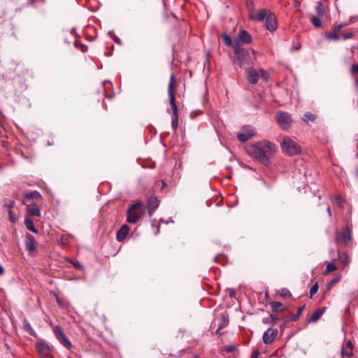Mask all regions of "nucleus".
Here are the masks:
<instances>
[{
  "mask_svg": "<svg viewBox=\"0 0 358 358\" xmlns=\"http://www.w3.org/2000/svg\"><path fill=\"white\" fill-rule=\"evenodd\" d=\"M247 153L264 165L271 163V157L275 152V145L268 140L259 141L245 145Z\"/></svg>",
  "mask_w": 358,
  "mask_h": 358,
  "instance_id": "f257e3e1",
  "label": "nucleus"
},
{
  "mask_svg": "<svg viewBox=\"0 0 358 358\" xmlns=\"http://www.w3.org/2000/svg\"><path fill=\"white\" fill-rule=\"evenodd\" d=\"M176 86V80L175 76L171 74L168 87L169 99L171 106V126L174 130L178 127V110L176 105L175 89Z\"/></svg>",
  "mask_w": 358,
  "mask_h": 358,
  "instance_id": "f03ea898",
  "label": "nucleus"
},
{
  "mask_svg": "<svg viewBox=\"0 0 358 358\" xmlns=\"http://www.w3.org/2000/svg\"><path fill=\"white\" fill-rule=\"evenodd\" d=\"M145 213V207L142 201H138L131 204L127 212V221L131 224L140 220Z\"/></svg>",
  "mask_w": 358,
  "mask_h": 358,
  "instance_id": "7ed1b4c3",
  "label": "nucleus"
},
{
  "mask_svg": "<svg viewBox=\"0 0 358 358\" xmlns=\"http://www.w3.org/2000/svg\"><path fill=\"white\" fill-rule=\"evenodd\" d=\"M233 50L236 55V57L234 60L235 64L238 65L242 68L245 64L250 63V55L248 50L241 48L240 43L236 41L233 45Z\"/></svg>",
  "mask_w": 358,
  "mask_h": 358,
  "instance_id": "20e7f679",
  "label": "nucleus"
},
{
  "mask_svg": "<svg viewBox=\"0 0 358 358\" xmlns=\"http://www.w3.org/2000/svg\"><path fill=\"white\" fill-rule=\"evenodd\" d=\"M282 151L289 156H294L301 152V146L289 136H285L280 143Z\"/></svg>",
  "mask_w": 358,
  "mask_h": 358,
  "instance_id": "39448f33",
  "label": "nucleus"
},
{
  "mask_svg": "<svg viewBox=\"0 0 358 358\" xmlns=\"http://www.w3.org/2000/svg\"><path fill=\"white\" fill-rule=\"evenodd\" d=\"M259 77L267 81L269 78L268 73L264 69L256 70L252 67L245 69V78L250 84L257 83Z\"/></svg>",
  "mask_w": 358,
  "mask_h": 358,
  "instance_id": "423d86ee",
  "label": "nucleus"
},
{
  "mask_svg": "<svg viewBox=\"0 0 358 358\" xmlns=\"http://www.w3.org/2000/svg\"><path fill=\"white\" fill-rule=\"evenodd\" d=\"M275 120L278 127L283 131H289L293 123L292 117L290 113L285 111H277Z\"/></svg>",
  "mask_w": 358,
  "mask_h": 358,
  "instance_id": "0eeeda50",
  "label": "nucleus"
},
{
  "mask_svg": "<svg viewBox=\"0 0 358 358\" xmlns=\"http://www.w3.org/2000/svg\"><path fill=\"white\" fill-rule=\"evenodd\" d=\"M352 239V226L348 224L341 231H336V241L337 243L347 245Z\"/></svg>",
  "mask_w": 358,
  "mask_h": 358,
  "instance_id": "6e6552de",
  "label": "nucleus"
},
{
  "mask_svg": "<svg viewBox=\"0 0 358 358\" xmlns=\"http://www.w3.org/2000/svg\"><path fill=\"white\" fill-rule=\"evenodd\" d=\"M53 334L59 342L66 349L70 350L72 347L71 342L62 332L59 326H55L52 328Z\"/></svg>",
  "mask_w": 358,
  "mask_h": 358,
  "instance_id": "1a4fd4ad",
  "label": "nucleus"
},
{
  "mask_svg": "<svg viewBox=\"0 0 358 358\" xmlns=\"http://www.w3.org/2000/svg\"><path fill=\"white\" fill-rule=\"evenodd\" d=\"M36 348L38 353L42 358H45L52 355L53 347L48 345L43 341H40L36 343Z\"/></svg>",
  "mask_w": 358,
  "mask_h": 358,
  "instance_id": "9d476101",
  "label": "nucleus"
},
{
  "mask_svg": "<svg viewBox=\"0 0 358 358\" xmlns=\"http://www.w3.org/2000/svg\"><path fill=\"white\" fill-rule=\"evenodd\" d=\"M255 135L256 131L253 127L245 126L242 128L241 132L237 134V138L241 143H245Z\"/></svg>",
  "mask_w": 358,
  "mask_h": 358,
  "instance_id": "9b49d317",
  "label": "nucleus"
},
{
  "mask_svg": "<svg viewBox=\"0 0 358 358\" xmlns=\"http://www.w3.org/2000/svg\"><path fill=\"white\" fill-rule=\"evenodd\" d=\"M265 29L271 32H273L278 27V21L275 15L271 11L265 19Z\"/></svg>",
  "mask_w": 358,
  "mask_h": 358,
  "instance_id": "f8f14e48",
  "label": "nucleus"
},
{
  "mask_svg": "<svg viewBox=\"0 0 358 358\" xmlns=\"http://www.w3.org/2000/svg\"><path fill=\"white\" fill-rule=\"evenodd\" d=\"M270 11V10L266 8L255 10L254 13L249 15V18L254 22H262L269 15Z\"/></svg>",
  "mask_w": 358,
  "mask_h": 358,
  "instance_id": "ddd939ff",
  "label": "nucleus"
},
{
  "mask_svg": "<svg viewBox=\"0 0 358 358\" xmlns=\"http://www.w3.org/2000/svg\"><path fill=\"white\" fill-rule=\"evenodd\" d=\"M278 334L277 329L269 328L263 334L262 340L264 344L268 345L273 343Z\"/></svg>",
  "mask_w": 358,
  "mask_h": 358,
  "instance_id": "4468645a",
  "label": "nucleus"
},
{
  "mask_svg": "<svg viewBox=\"0 0 358 358\" xmlns=\"http://www.w3.org/2000/svg\"><path fill=\"white\" fill-rule=\"evenodd\" d=\"M159 205V200L155 196H151L148 199L147 206L148 214L152 216Z\"/></svg>",
  "mask_w": 358,
  "mask_h": 358,
  "instance_id": "2eb2a0df",
  "label": "nucleus"
},
{
  "mask_svg": "<svg viewBox=\"0 0 358 358\" xmlns=\"http://www.w3.org/2000/svg\"><path fill=\"white\" fill-rule=\"evenodd\" d=\"M26 205V210L31 216H35L37 217H41V210L35 202H31V203H25Z\"/></svg>",
  "mask_w": 358,
  "mask_h": 358,
  "instance_id": "dca6fc26",
  "label": "nucleus"
},
{
  "mask_svg": "<svg viewBox=\"0 0 358 358\" xmlns=\"http://www.w3.org/2000/svg\"><path fill=\"white\" fill-rule=\"evenodd\" d=\"M353 344L351 341H348L342 345L341 354L343 357H350L353 356Z\"/></svg>",
  "mask_w": 358,
  "mask_h": 358,
  "instance_id": "f3484780",
  "label": "nucleus"
},
{
  "mask_svg": "<svg viewBox=\"0 0 358 358\" xmlns=\"http://www.w3.org/2000/svg\"><path fill=\"white\" fill-rule=\"evenodd\" d=\"M130 231V228L127 224H123L117 231L116 239L119 242H122L126 239Z\"/></svg>",
  "mask_w": 358,
  "mask_h": 358,
  "instance_id": "a211bd4d",
  "label": "nucleus"
},
{
  "mask_svg": "<svg viewBox=\"0 0 358 358\" xmlns=\"http://www.w3.org/2000/svg\"><path fill=\"white\" fill-rule=\"evenodd\" d=\"M36 241L34 237L30 234L26 236L25 246L29 253H32L36 250Z\"/></svg>",
  "mask_w": 358,
  "mask_h": 358,
  "instance_id": "6ab92c4d",
  "label": "nucleus"
},
{
  "mask_svg": "<svg viewBox=\"0 0 358 358\" xmlns=\"http://www.w3.org/2000/svg\"><path fill=\"white\" fill-rule=\"evenodd\" d=\"M343 27V24H339L335 27H334L331 30L326 34V37L329 39L338 41L339 40L338 32L341 30Z\"/></svg>",
  "mask_w": 358,
  "mask_h": 358,
  "instance_id": "aec40b11",
  "label": "nucleus"
},
{
  "mask_svg": "<svg viewBox=\"0 0 358 358\" xmlns=\"http://www.w3.org/2000/svg\"><path fill=\"white\" fill-rule=\"evenodd\" d=\"M325 310L326 308L323 307L315 310L310 316V317L308 319V322L310 323H314L317 322L321 318L322 315L324 313Z\"/></svg>",
  "mask_w": 358,
  "mask_h": 358,
  "instance_id": "412c9836",
  "label": "nucleus"
},
{
  "mask_svg": "<svg viewBox=\"0 0 358 358\" xmlns=\"http://www.w3.org/2000/svg\"><path fill=\"white\" fill-rule=\"evenodd\" d=\"M238 42H241L244 44H249L252 42V38L251 35L245 30H242L238 34Z\"/></svg>",
  "mask_w": 358,
  "mask_h": 358,
  "instance_id": "4be33fe9",
  "label": "nucleus"
},
{
  "mask_svg": "<svg viewBox=\"0 0 358 358\" xmlns=\"http://www.w3.org/2000/svg\"><path fill=\"white\" fill-rule=\"evenodd\" d=\"M338 261L343 265V266H348L350 262V259L348 255L345 252H338Z\"/></svg>",
  "mask_w": 358,
  "mask_h": 358,
  "instance_id": "5701e85b",
  "label": "nucleus"
},
{
  "mask_svg": "<svg viewBox=\"0 0 358 358\" xmlns=\"http://www.w3.org/2000/svg\"><path fill=\"white\" fill-rule=\"evenodd\" d=\"M42 196L38 191L30 192L24 195V199L27 200H40Z\"/></svg>",
  "mask_w": 358,
  "mask_h": 358,
  "instance_id": "b1692460",
  "label": "nucleus"
},
{
  "mask_svg": "<svg viewBox=\"0 0 358 358\" xmlns=\"http://www.w3.org/2000/svg\"><path fill=\"white\" fill-rule=\"evenodd\" d=\"M24 225L28 230H29L35 234L38 233V230L34 226V221L30 217H25Z\"/></svg>",
  "mask_w": 358,
  "mask_h": 358,
  "instance_id": "393cba45",
  "label": "nucleus"
},
{
  "mask_svg": "<svg viewBox=\"0 0 358 358\" xmlns=\"http://www.w3.org/2000/svg\"><path fill=\"white\" fill-rule=\"evenodd\" d=\"M22 323H23L24 329L27 332H28L30 335H31V336H33L34 337H37L36 333L33 329V328L31 327V324H29V322H28V320L26 318H24L23 320Z\"/></svg>",
  "mask_w": 358,
  "mask_h": 358,
  "instance_id": "a878e982",
  "label": "nucleus"
},
{
  "mask_svg": "<svg viewBox=\"0 0 358 358\" xmlns=\"http://www.w3.org/2000/svg\"><path fill=\"white\" fill-rule=\"evenodd\" d=\"M315 11L317 15L320 17H323L324 15L325 8L321 1L317 2L315 6Z\"/></svg>",
  "mask_w": 358,
  "mask_h": 358,
  "instance_id": "bb28decb",
  "label": "nucleus"
},
{
  "mask_svg": "<svg viewBox=\"0 0 358 358\" xmlns=\"http://www.w3.org/2000/svg\"><path fill=\"white\" fill-rule=\"evenodd\" d=\"M316 120V115L310 112L306 113L303 117L302 120L306 122V124H308L309 122H314Z\"/></svg>",
  "mask_w": 358,
  "mask_h": 358,
  "instance_id": "cd10ccee",
  "label": "nucleus"
},
{
  "mask_svg": "<svg viewBox=\"0 0 358 358\" xmlns=\"http://www.w3.org/2000/svg\"><path fill=\"white\" fill-rule=\"evenodd\" d=\"M341 279V275H336L327 285V289L330 290L336 284L340 282Z\"/></svg>",
  "mask_w": 358,
  "mask_h": 358,
  "instance_id": "c85d7f7f",
  "label": "nucleus"
},
{
  "mask_svg": "<svg viewBox=\"0 0 358 358\" xmlns=\"http://www.w3.org/2000/svg\"><path fill=\"white\" fill-rule=\"evenodd\" d=\"M270 306L273 312H279L282 310V304L279 301H272Z\"/></svg>",
  "mask_w": 358,
  "mask_h": 358,
  "instance_id": "c756f323",
  "label": "nucleus"
},
{
  "mask_svg": "<svg viewBox=\"0 0 358 358\" xmlns=\"http://www.w3.org/2000/svg\"><path fill=\"white\" fill-rule=\"evenodd\" d=\"M322 17H320L318 15L317 16H312L311 18H310V22L311 23L313 24V26H315V27H317V28H320L322 27V22H321V20H320V18Z\"/></svg>",
  "mask_w": 358,
  "mask_h": 358,
  "instance_id": "7c9ffc66",
  "label": "nucleus"
},
{
  "mask_svg": "<svg viewBox=\"0 0 358 358\" xmlns=\"http://www.w3.org/2000/svg\"><path fill=\"white\" fill-rule=\"evenodd\" d=\"M245 4H246V7L248 8V13H249V15H250V14L254 13V11L255 10V3H254L253 0H248V1H245Z\"/></svg>",
  "mask_w": 358,
  "mask_h": 358,
  "instance_id": "2f4dec72",
  "label": "nucleus"
},
{
  "mask_svg": "<svg viewBox=\"0 0 358 358\" xmlns=\"http://www.w3.org/2000/svg\"><path fill=\"white\" fill-rule=\"evenodd\" d=\"M304 307H305V305L300 306L297 310V313H296V314H294L290 317V320L292 321H294V322L297 321L299 319V317H300L301 314L302 313V312L304 309Z\"/></svg>",
  "mask_w": 358,
  "mask_h": 358,
  "instance_id": "473e14b6",
  "label": "nucleus"
},
{
  "mask_svg": "<svg viewBox=\"0 0 358 358\" xmlns=\"http://www.w3.org/2000/svg\"><path fill=\"white\" fill-rule=\"evenodd\" d=\"M337 269V267L335 264L332 263H329L327 265L326 269L324 271L323 274L327 275L329 273L334 271Z\"/></svg>",
  "mask_w": 358,
  "mask_h": 358,
  "instance_id": "72a5a7b5",
  "label": "nucleus"
},
{
  "mask_svg": "<svg viewBox=\"0 0 358 358\" xmlns=\"http://www.w3.org/2000/svg\"><path fill=\"white\" fill-rule=\"evenodd\" d=\"M222 40H223L224 43L227 46H228V47L232 46L233 47L234 44L232 43V40H231V37L229 35L224 34L222 36Z\"/></svg>",
  "mask_w": 358,
  "mask_h": 358,
  "instance_id": "f704fd0d",
  "label": "nucleus"
},
{
  "mask_svg": "<svg viewBox=\"0 0 358 358\" xmlns=\"http://www.w3.org/2000/svg\"><path fill=\"white\" fill-rule=\"evenodd\" d=\"M108 35L113 39V41L115 43L119 44V45L122 44V41H121L120 38L115 34L114 31H109Z\"/></svg>",
  "mask_w": 358,
  "mask_h": 358,
  "instance_id": "c9c22d12",
  "label": "nucleus"
},
{
  "mask_svg": "<svg viewBox=\"0 0 358 358\" xmlns=\"http://www.w3.org/2000/svg\"><path fill=\"white\" fill-rule=\"evenodd\" d=\"M318 288H319V286H318V284L317 283H315L310 288V298H313V295L317 293V292L318 291Z\"/></svg>",
  "mask_w": 358,
  "mask_h": 358,
  "instance_id": "e433bc0d",
  "label": "nucleus"
},
{
  "mask_svg": "<svg viewBox=\"0 0 358 358\" xmlns=\"http://www.w3.org/2000/svg\"><path fill=\"white\" fill-rule=\"evenodd\" d=\"M8 215L11 222L15 223L17 221V217L12 210H8Z\"/></svg>",
  "mask_w": 358,
  "mask_h": 358,
  "instance_id": "4c0bfd02",
  "label": "nucleus"
},
{
  "mask_svg": "<svg viewBox=\"0 0 358 358\" xmlns=\"http://www.w3.org/2000/svg\"><path fill=\"white\" fill-rule=\"evenodd\" d=\"M280 296H283V297H287V296H292V294L291 292L286 288H283L280 290Z\"/></svg>",
  "mask_w": 358,
  "mask_h": 358,
  "instance_id": "58836bf2",
  "label": "nucleus"
},
{
  "mask_svg": "<svg viewBox=\"0 0 358 358\" xmlns=\"http://www.w3.org/2000/svg\"><path fill=\"white\" fill-rule=\"evenodd\" d=\"M15 201L11 200L5 201L4 206L8 208V210H11V208L15 206Z\"/></svg>",
  "mask_w": 358,
  "mask_h": 358,
  "instance_id": "ea45409f",
  "label": "nucleus"
},
{
  "mask_svg": "<svg viewBox=\"0 0 358 358\" xmlns=\"http://www.w3.org/2000/svg\"><path fill=\"white\" fill-rule=\"evenodd\" d=\"M71 263L73 265L75 268L79 269V270L83 269V266L81 264L80 262H79L78 261H72Z\"/></svg>",
  "mask_w": 358,
  "mask_h": 358,
  "instance_id": "a19ab883",
  "label": "nucleus"
},
{
  "mask_svg": "<svg viewBox=\"0 0 358 358\" xmlns=\"http://www.w3.org/2000/svg\"><path fill=\"white\" fill-rule=\"evenodd\" d=\"M350 72L352 75H358V64H353L351 66Z\"/></svg>",
  "mask_w": 358,
  "mask_h": 358,
  "instance_id": "79ce46f5",
  "label": "nucleus"
},
{
  "mask_svg": "<svg viewBox=\"0 0 358 358\" xmlns=\"http://www.w3.org/2000/svg\"><path fill=\"white\" fill-rule=\"evenodd\" d=\"M222 322L219 324V329H222L227 325V321L226 320L224 315H223V314L222 315Z\"/></svg>",
  "mask_w": 358,
  "mask_h": 358,
  "instance_id": "37998d69",
  "label": "nucleus"
},
{
  "mask_svg": "<svg viewBox=\"0 0 358 358\" xmlns=\"http://www.w3.org/2000/svg\"><path fill=\"white\" fill-rule=\"evenodd\" d=\"M354 36V34L353 33H351V32H346V33H343V38L345 40H347L348 38H352V36Z\"/></svg>",
  "mask_w": 358,
  "mask_h": 358,
  "instance_id": "c03bdc74",
  "label": "nucleus"
},
{
  "mask_svg": "<svg viewBox=\"0 0 358 358\" xmlns=\"http://www.w3.org/2000/svg\"><path fill=\"white\" fill-rule=\"evenodd\" d=\"M269 319L270 322L273 324H275L276 323V320H278V317L275 315H269Z\"/></svg>",
  "mask_w": 358,
  "mask_h": 358,
  "instance_id": "a18cd8bd",
  "label": "nucleus"
},
{
  "mask_svg": "<svg viewBox=\"0 0 358 358\" xmlns=\"http://www.w3.org/2000/svg\"><path fill=\"white\" fill-rule=\"evenodd\" d=\"M227 291L229 292V295L231 298H234L235 297L236 294V292L234 289H230V288H228L227 289Z\"/></svg>",
  "mask_w": 358,
  "mask_h": 358,
  "instance_id": "49530a36",
  "label": "nucleus"
},
{
  "mask_svg": "<svg viewBox=\"0 0 358 358\" xmlns=\"http://www.w3.org/2000/svg\"><path fill=\"white\" fill-rule=\"evenodd\" d=\"M301 48V45L299 43H297L296 45L292 46L291 50H299Z\"/></svg>",
  "mask_w": 358,
  "mask_h": 358,
  "instance_id": "de8ad7c7",
  "label": "nucleus"
},
{
  "mask_svg": "<svg viewBox=\"0 0 358 358\" xmlns=\"http://www.w3.org/2000/svg\"><path fill=\"white\" fill-rule=\"evenodd\" d=\"M56 301L59 306H62V301H61L60 299L59 298V296H57L56 297Z\"/></svg>",
  "mask_w": 358,
  "mask_h": 358,
  "instance_id": "09e8293b",
  "label": "nucleus"
},
{
  "mask_svg": "<svg viewBox=\"0 0 358 358\" xmlns=\"http://www.w3.org/2000/svg\"><path fill=\"white\" fill-rule=\"evenodd\" d=\"M107 84H108V85H110V83L109 81H104V82H103V86H104V87H105V86H106V85H107Z\"/></svg>",
  "mask_w": 358,
  "mask_h": 358,
  "instance_id": "8fccbe9b",
  "label": "nucleus"
},
{
  "mask_svg": "<svg viewBox=\"0 0 358 358\" xmlns=\"http://www.w3.org/2000/svg\"><path fill=\"white\" fill-rule=\"evenodd\" d=\"M75 31H76V28H72L71 32L73 33V32H75Z\"/></svg>",
  "mask_w": 358,
  "mask_h": 358,
  "instance_id": "3c124183",
  "label": "nucleus"
},
{
  "mask_svg": "<svg viewBox=\"0 0 358 358\" xmlns=\"http://www.w3.org/2000/svg\"><path fill=\"white\" fill-rule=\"evenodd\" d=\"M327 213H329V214L331 215L330 208L329 207L327 208Z\"/></svg>",
  "mask_w": 358,
  "mask_h": 358,
  "instance_id": "603ef678",
  "label": "nucleus"
},
{
  "mask_svg": "<svg viewBox=\"0 0 358 358\" xmlns=\"http://www.w3.org/2000/svg\"><path fill=\"white\" fill-rule=\"evenodd\" d=\"M227 351L228 352H231L232 351V348H229V349H227Z\"/></svg>",
  "mask_w": 358,
  "mask_h": 358,
  "instance_id": "864d4df0",
  "label": "nucleus"
},
{
  "mask_svg": "<svg viewBox=\"0 0 358 358\" xmlns=\"http://www.w3.org/2000/svg\"><path fill=\"white\" fill-rule=\"evenodd\" d=\"M30 1H31V3L33 4L34 3L35 0H30Z\"/></svg>",
  "mask_w": 358,
  "mask_h": 358,
  "instance_id": "5fc2aeb1",
  "label": "nucleus"
},
{
  "mask_svg": "<svg viewBox=\"0 0 358 358\" xmlns=\"http://www.w3.org/2000/svg\"><path fill=\"white\" fill-rule=\"evenodd\" d=\"M105 96H106V97H110V96H108V95L106 94V92L105 93Z\"/></svg>",
  "mask_w": 358,
  "mask_h": 358,
  "instance_id": "6e6d98bb",
  "label": "nucleus"
},
{
  "mask_svg": "<svg viewBox=\"0 0 358 358\" xmlns=\"http://www.w3.org/2000/svg\"><path fill=\"white\" fill-rule=\"evenodd\" d=\"M1 274H2L3 273V268L2 267H1Z\"/></svg>",
  "mask_w": 358,
  "mask_h": 358,
  "instance_id": "4d7b16f0",
  "label": "nucleus"
},
{
  "mask_svg": "<svg viewBox=\"0 0 358 358\" xmlns=\"http://www.w3.org/2000/svg\"><path fill=\"white\" fill-rule=\"evenodd\" d=\"M166 1V0H163V1H164V6H165V4H166V3H165V1Z\"/></svg>",
  "mask_w": 358,
  "mask_h": 358,
  "instance_id": "13d9d810",
  "label": "nucleus"
},
{
  "mask_svg": "<svg viewBox=\"0 0 358 358\" xmlns=\"http://www.w3.org/2000/svg\"><path fill=\"white\" fill-rule=\"evenodd\" d=\"M252 358H256V357H252Z\"/></svg>",
  "mask_w": 358,
  "mask_h": 358,
  "instance_id": "bf43d9fd",
  "label": "nucleus"
}]
</instances>
